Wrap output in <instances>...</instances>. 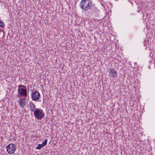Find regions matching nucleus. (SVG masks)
I'll use <instances>...</instances> for the list:
<instances>
[{
  "label": "nucleus",
  "instance_id": "1",
  "mask_svg": "<svg viewBox=\"0 0 155 155\" xmlns=\"http://www.w3.org/2000/svg\"><path fill=\"white\" fill-rule=\"evenodd\" d=\"M79 6L81 9L87 12L92 9L94 5L92 4V0H81Z\"/></svg>",
  "mask_w": 155,
  "mask_h": 155
},
{
  "label": "nucleus",
  "instance_id": "2",
  "mask_svg": "<svg viewBox=\"0 0 155 155\" xmlns=\"http://www.w3.org/2000/svg\"><path fill=\"white\" fill-rule=\"evenodd\" d=\"M43 110L37 108L33 112L35 117L38 120H41L44 117V114L42 113Z\"/></svg>",
  "mask_w": 155,
  "mask_h": 155
},
{
  "label": "nucleus",
  "instance_id": "3",
  "mask_svg": "<svg viewBox=\"0 0 155 155\" xmlns=\"http://www.w3.org/2000/svg\"><path fill=\"white\" fill-rule=\"evenodd\" d=\"M16 148L15 145L13 143H11L8 145L6 147L7 152L10 154L13 153Z\"/></svg>",
  "mask_w": 155,
  "mask_h": 155
},
{
  "label": "nucleus",
  "instance_id": "4",
  "mask_svg": "<svg viewBox=\"0 0 155 155\" xmlns=\"http://www.w3.org/2000/svg\"><path fill=\"white\" fill-rule=\"evenodd\" d=\"M24 87L25 88H26V87L23 85H20L18 86V94H20L21 96H24L25 97H26L27 94V91L26 89L23 88H19V87Z\"/></svg>",
  "mask_w": 155,
  "mask_h": 155
},
{
  "label": "nucleus",
  "instance_id": "5",
  "mask_svg": "<svg viewBox=\"0 0 155 155\" xmlns=\"http://www.w3.org/2000/svg\"><path fill=\"white\" fill-rule=\"evenodd\" d=\"M40 93L37 91H33L31 94V97L32 100L36 101L38 100L40 98Z\"/></svg>",
  "mask_w": 155,
  "mask_h": 155
},
{
  "label": "nucleus",
  "instance_id": "6",
  "mask_svg": "<svg viewBox=\"0 0 155 155\" xmlns=\"http://www.w3.org/2000/svg\"><path fill=\"white\" fill-rule=\"evenodd\" d=\"M109 75L111 77L115 79L117 77V73L115 69L113 68H110L109 70Z\"/></svg>",
  "mask_w": 155,
  "mask_h": 155
},
{
  "label": "nucleus",
  "instance_id": "7",
  "mask_svg": "<svg viewBox=\"0 0 155 155\" xmlns=\"http://www.w3.org/2000/svg\"><path fill=\"white\" fill-rule=\"evenodd\" d=\"M26 104V101L24 99H21L19 102V105L22 107L23 108Z\"/></svg>",
  "mask_w": 155,
  "mask_h": 155
},
{
  "label": "nucleus",
  "instance_id": "8",
  "mask_svg": "<svg viewBox=\"0 0 155 155\" xmlns=\"http://www.w3.org/2000/svg\"><path fill=\"white\" fill-rule=\"evenodd\" d=\"M29 107L30 108V110L31 111L34 112L35 109V106L34 104L31 102H30L29 103Z\"/></svg>",
  "mask_w": 155,
  "mask_h": 155
},
{
  "label": "nucleus",
  "instance_id": "9",
  "mask_svg": "<svg viewBox=\"0 0 155 155\" xmlns=\"http://www.w3.org/2000/svg\"><path fill=\"white\" fill-rule=\"evenodd\" d=\"M43 147V146L41 144H38V146L36 147V149L40 150Z\"/></svg>",
  "mask_w": 155,
  "mask_h": 155
},
{
  "label": "nucleus",
  "instance_id": "10",
  "mask_svg": "<svg viewBox=\"0 0 155 155\" xmlns=\"http://www.w3.org/2000/svg\"><path fill=\"white\" fill-rule=\"evenodd\" d=\"M47 139H45L44 141L41 144H42V146L43 147H44V146H45L47 144Z\"/></svg>",
  "mask_w": 155,
  "mask_h": 155
},
{
  "label": "nucleus",
  "instance_id": "11",
  "mask_svg": "<svg viewBox=\"0 0 155 155\" xmlns=\"http://www.w3.org/2000/svg\"><path fill=\"white\" fill-rule=\"evenodd\" d=\"M0 26L2 28L4 27L5 24L3 21H0Z\"/></svg>",
  "mask_w": 155,
  "mask_h": 155
},
{
  "label": "nucleus",
  "instance_id": "12",
  "mask_svg": "<svg viewBox=\"0 0 155 155\" xmlns=\"http://www.w3.org/2000/svg\"><path fill=\"white\" fill-rule=\"evenodd\" d=\"M1 34L3 35V36H4V33L3 30L0 31V34Z\"/></svg>",
  "mask_w": 155,
  "mask_h": 155
},
{
  "label": "nucleus",
  "instance_id": "13",
  "mask_svg": "<svg viewBox=\"0 0 155 155\" xmlns=\"http://www.w3.org/2000/svg\"><path fill=\"white\" fill-rule=\"evenodd\" d=\"M21 95L20 94L18 93L17 94V97H20V96H21Z\"/></svg>",
  "mask_w": 155,
  "mask_h": 155
}]
</instances>
